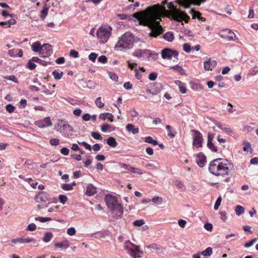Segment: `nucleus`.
Masks as SVG:
<instances>
[{
	"mask_svg": "<svg viewBox=\"0 0 258 258\" xmlns=\"http://www.w3.org/2000/svg\"><path fill=\"white\" fill-rule=\"evenodd\" d=\"M154 87L155 88H152L151 90H147V91L150 93L152 95L157 94L162 89V86L160 84H156Z\"/></svg>",
	"mask_w": 258,
	"mask_h": 258,
	"instance_id": "20",
	"label": "nucleus"
},
{
	"mask_svg": "<svg viewBox=\"0 0 258 258\" xmlns=\"http://www.w3.org/2000/svg\"><path fill=\"white\" fill-rule=\"evenodd\" d=\"M99 118L102 120H105L107 118L110 122L113 121V115L108 112L101 113L99 116Z\"/></svg>",
	"mask_w": 258,
	"mask_h": 258,
	"instance_id": "21",
	"label": "nucleus"
},
{
	"mask_svg": "<svg viewBox=\"0 0 258 258\" xmlns=\"http://www.w3.org/2000/svg\"><path fill=\"white\" fill-rule=\"evenodd\" d=\"M196 162L197 164L200 167H203L205 166L206 159L204 154L202 153H199L196 155Z\"/></svg>",
	"mask_w": 258,
	"mask_h": 258,
	"instance_id": "13",
	"label": "nucleus"
},
{
	"mask_svg": "<svg viewBox=\"0 0 258 258\" xmlns=\"http://www.w3.org/2000/svg\"><path fill=\"white\" fill-rule=\"evenodd\" d=\"M98 61L102 63H105L107 61V58L105 55H101L98 58Z\"/></svg>",
	"mask_w": 258,
	"mask_h": 258,
	"instance_id": "55",
	"label": "nucleus"
},
{
	"mask_svg": "<svg viewBox=\"0 0 258 258\" xmlns=\"http://www.w3.org/2000/svg\"><path fill=\"white\" fill-rule=\"evenodd\" d=\"M221 201H222L221 197H219V198H218V199H217V200L216 201L215 205H214V208L215 210H217L218 209V208L221 204Z\"/></svg>",
	"mask_w": 258,
	"mask_h": 258,
	"instance_id": "51",
	"label": "nucleus"
},
{
	"mask_svg": "<svg viewBox=\"0 0 258 258\" xmlns=\"http://www.w3.org/2000/svg\"><path fill=\"white\" fill-rule=\"evenodd\" d=\"M133 55L138 58L145 57L146 56L149 59L150 57H157L158 54L157 53H151L148 49H139L133 52ZM154 58L156 59V58Z\"/></svg>",
	"mask_w": 258,
	"mask_h": 258,
	"instance_id": "6",
	"label": "nucleus"
},
{
	"mask_svg": "<svg viewBox=\"0 0 258 258\" xmlns=\"http://www.w3.org/2000/svg\"><path fill=\"white\" fill-rule=\"evenodd\" d=\"M243 150L245 152H248L249 149L251 150V144L248 141H244L243 142Z\"/></svg>",
	"mask_w": 258,
	"mask_h": 258,
	"instance_id": "38",
	"label": "nucleus"
},
{
	"mask_svg": "<svg viewBox=\"0 0 258 258\" xmlns=\"http://www.w3.org/2000/svg\"><path fill=\"white\" fill-rule=\"evenodd\" d=\"M15 109V107L11 104H9L6 106V110L10 113L13 112L14 111Z\"/></svg>",
	"mask_w": 258,
	"mask_h": 258,
	"instance_id": "59",
	"label": "nucleus"
},
{
	"mask_svg": "<svg viewBox=\"0 0 258 258\" xmlns=\"http://www.w3.org/2000/svg\"><path fill=\"white\" fill-rule=\"evenodd\" d=\"M54 245L56 247L68 248L70 246V243L68 240H65L61 242L55 243Z\"/></svg>",
	"mask_w": 258,
	"mask_h": 258,
	"instance_id": "23",
	"label": "nucleus"
},
{
	"mask_svg": "<svg viewBox=\"0 0 258 258\" xmlns=\"http://www.w3.org/2000/svg\"><path fill=\"white\" fill-rule=\"evenodd\" d=\"M4 78L7 80L12 81L16 83H18V80L14 75L7 76L5 77Z\"/></svg>",
	"mask_w": 258,
	"mask_h": 258,
	"instance_id": "53",
	"label": "nucleus"
},
{
	"mask_svg": "<svg viewBox=\"0 0 258 258\" xmlns=\"http://www.w3.org/2000/svg\"><path fill=\"white\" fill-rule=\"evenodd\" d=\"M157 77V74L155 72L151 73L149 75L148 78L150 81H154Z\"/></svg>",
	"mask_w": 258,
	"mask_h": 258,
	"instance_id": "54",
	"label": "nucleus"
},
{
	"mask_svg": "<svg viewBox=\"0 0 258 258\" xmlns=\"http://www.w3.org/2000/svg\"><path fill=\"white\" fill-rule=\"evenodd\" d=\"M35 220L39 221L40 222L44 223L47 221H49L51 220V218L49 217H38L35 218Z\"/></svg>",
	"mask_w": 258,
	"mask_h": 258,
	"instance_id": "41",
	"label": "nucleus"
},
{
	"mask_svg": "<svg viewBox=\"0 0 258 258\" xmlns=\"http://www.w3.org/2000/svg\"><path fill=\"white\" fill-rule=\"evenodd\" d=\"M128 244L133 245V244L129 241H125L124 243L123 247L124 249L128 251V253L131 254V255L132 257H133V258H137L136 255L135 253V250H134V249L130 248Z\"/></svg>",
	"mask_w": 258,
	"mask_h": 258,
	"instance_id": "19",
	"label": "nucleus"
},
{
	"mask_svg": "<svg viewBox=\"0 0 258 258\" xmlns=\"http://www.w3.org/2000/svg\"><path fill=\"white\" fill-rule=\"evenodd\" d=\"M59 200L61 203L64 204L68 200L67 196L62 195H60L58 197Z\"/></svg>",
	"mask_w": 258,
	"mask_h": 258,
	"instance_id": "49",
	"label": "nucleus"
},
{
	"mask_svg": "<svg viewBox=\"0 0 258 258\" xmlns=\"http://www.w3.org/2000/svg\"><path fill=\"white\" fill-rule=\"evenodd\" d=\"M233 167V164L227 159L217 158L210 162L209 170L215 176L225 177L230 174Z\"/></svg>",
	"mask_w": 258,
	"mask_h": 258,
	"instance_id": "2",
	"label": "nucleus"
},
{
	"mask_svg": "<svg viewBox=\"0 0 258 258\" xmlns=\"http://www.w3.org/2000/svg\"><path fill=\"white\" fill-rule=\"evenodd\" d=\"M40 53V56L45 57L50 56L52 53V49L50 45L45 44L43 45Z\"/></svg>",
	"mask_w": 258,
	"mask_h": 258,
	"instance_id": "12",
	"label": "nucleus"
},
{
	"mask_svg": "<svg viewBox=\"0 0 258 258\" xmlns=\"http://www.w3.org/2000/svg\"><path fill=\"white\" fill-rule=\"evenodd\" d=\"M213 134H208V143H207V146L209 147V148L212 150V151L216 152L217 151V148L214 146L212 140L213 138Z\"/></svg>",
	"mask_w": 258,
	"mask_h": 258,
	"instance_id": "15",
	"label": "nucleus"
},
{
	"mask_svg": "<svg viewBox=\"0 0 258 258\" xmlns=\"http://www.w3.org/2000/svg\"><path fill=\"white\" fill-rule=\"evenodd\" d=\"M59 141L58 139L52 138L49 140V143L52 146H56L59 144Z\"/></svg>",
	"mask_w": 258,
	"mask_h": 258,
	"instance_id": "56",
	"label": "nucleus"
},
{
	"mask_svg": "<svg viewBox=\"0 0 258 258\" xmlns=\"http://www.w3.org/2000/svg\"><path fill=\"white\" fill-rule=\"evenodd\" d=\"M70 55L74 58H77L79 56V53L75 50L72 49L70 52Z\"/></svg>",
	"mask_w": 258,
	"mask_h": 258,
	"instance_id": "58",
	"label": "nucleus"
},
{
	"mask_svg": "<svg viewBox=\"0 0 258 258\" xmlns=\"http://www.w3.org/2000/svg\"><path fill=\"white\" fill-rule=\"evenodd\" d=\"M107 144L111 147L114 148L116 147L117 143L115 139L112 137H109L107 140Z\"/></svg>",
	"mask_w": 258,
	"mask_h": 258,
	"instance_id": "30",
	"label": "nucleus"
},
{
	"mask_svg": "<svg viewBox=\"0 0 258 258\" xmlns=\"http://www.w3.org/2000/svg\"><path fill=\"white\" fill-rule=\"evenodd\" d=\"M108 75L109 76V78L113 81H117L118 80V76L117 75L114 73L112 72H109Z\"/></svg>",
	"mask_w": 258,
	"mask_h": 258,
	"instance_id": "50",
	"label": "nucleus"
},
{
	"mask_svg": "<svg viewBox=\"0 0 258 258\" xmlns=\"http://www.w3.org/2000/svg\"><path fill=\"white\" fill-rule=\"evenodd\" d=\"M91 136L95 139L99 140H102L101 135L98 132H92Z\"/></svg>",
	"mask_w": 258,
	"mask_h": 258,
	"instance_id": "45",
	"label": "nucleus"
},
{
	"mask_svg": "<svg viewBox=\"0 0 258 258\" xmlns=\"http://www.w3.org/2000/svg\"><path fill=\"white\" fill-rule=\"evenodd\" d=\"M192 132L195 133L193 136L192 145L197 148L202 147L203 144V136L202 134L196 130H192Z\"/></svg>",
	"mask_w": 258,
	"mask_h": 258,
	"instance_id": "9",
	"label": "nucleus"
},
{
	"mask_svg": "<svg viewBox=\"0 0 258 258\" xmlns=\"http://www.w3.org/2000/svg\"><path fill=\"white\" fill-rule=\"evenodd\" d=\"M175 84L178 86L179 91L181 93L184 94L186 92L187 90L184 83L180 81L177 80L175 81Z\"/></svg>",
	"mask_w": 258,
	"mask_h": 258,
	"instance_id": "22",
	"label": "nucleus"
},
{
	"mask_svg": "<svg viewBox=\"0 0 258 258\" xmlns=\"http://www.w3.org/2000/svg\"><path fill=\"white\" fill-rule=\"evenodd\" d=\"M16 23V21L14 19L11 18L8 21L0 22V26L6 28L10 27L11 25L15 24Z\"/></svg>",
	"mask_w": 258,
	"mask_h": 258,
	"instance_id": "18",
	"label": "nucleus"
},
{
	"mask_svg": "<svg viewBox=\"0 0 258 258\" xmlns=\"http://www.w3.org/2000/svg\"><path fill=\"white\" fill-rule=\"evenodd\" d=\"M97 192L96 187L92 184H89L87 186L86 194L89 196H92Z\"/></svg>",
	"mask_w": 258,
	"mask_h": 258,
	"instance_id": "16",
	"label": "nucleus"
},
{
	"mask_svg": "<svg viewBox=\"0 0 258 258\" xmlns=\"http://www.w3.org/2000/svg\"><path fill=\"white\" fill-rule=\"evenodd\" d=\"M163 37L166 40L171 42L174 39V35L172 32H167L163 35Z\"/></svg>",
	"mask_w": 258,
	"mask_h": 258,
	"instance_id": "28",
	"label": "nucleus"
},
{
	"mask_svg": "<svg viewBox=\"0 0 258 258\" xmlns=\"http://www.w3.org/2000/svg\"><path fill=\"white\" fill-rule=\"evenodd\" d=\"M112 28L107 25L102 26L97 31V37L99 42L104 43L107 41L111 35Z\"/></svg>",
	"mask_w": 258,
	"mask_h": 258,
	"instance_id": "5",
	"label": "nucleus"
},
{
	"mask_svg": "<svg viewBox=\"0 0 258 258\" xmlns=\"http://www.w3.org/2000/svg\"><path fill=\"white\" fill-rule=\"evenodd\" d=\"M204 228L208 231H211L213 229V225L211 223H207L204 225Z\"/></svg>",
	"mask_w": 258,
	"mask_h": 258,
	"instance_id": "64",
	"label": "nucleus"
},
{
	"mask_svg": "<svg viewBox=\"0 0 258 258\" xmlns=\"http://www.w3.org/2000/svg\"><path fill=\"white\" fill-rule=\"evenodd\" d=\"M256 240V239H253L251 240L250 241L245 243L244 244V246L245 247H249L251 246V245H252L254 244V242H255Z\"/></svg>",
	"mask_w": 258,
	"mask_h": 258,
	"instance_id": "62",
	"label": "nucleus"
},
{
	"mask_svg": "<svg viewBox=\"0 0 258 258\" xmlns=\"http://www.w3.org/2000/svg\"><path fill=\"white\" fill-rule=\"evenodd\" d=\"M190 13L192 19L198 18L199 20H202L203 21H205V18L201 17V14L200 12H197L194 10H191Z\"/></svg>",
	"mask_w": 258,
	"mask_h": 258,
	"instance_id": "24",
	"label": "nucleus"
},
{
	"mask_svg": "<svg viewBox=\"0 0 258 258\" xmlns=\"http://www.w3.org/2000/svg\"><path fill=\"white\" fill-rule=\"evenodd\" d=\"M161 56L163 59H171L173 57L176 61L178 59V52L170 48H164L162 50Z\"/></svg>",
	"mask_w": 258,
	"mask_h": 258,
	"instance_id": "7",
	"label": "nucleus"
},
{
	"mask_svg": "<svg viewBox=\"0 0 258 258\" xmlns=\"http://www.w3.org/2000/svg\"><path fill=\"white\" fill-rule=\"evenodd\" d=\"M48 9L44 7L41 11L40 17L42 19H44L47 15Z\"/></svg>",
	"mask_w": 258,
	"mask_h": 258,
	"instance_id": "44",
	"label": "nucleus"
},
{
	"mask_svg": "<svg viewBox=\"0 0 258 258\" xmlns=\"http://www.w3.org/2000/svg\"><path fill=\"white\" fill-rule=\"evenodd\" d=\"M35 201L37 203H45L48 201L47 194L45 192H40L35 197Z\"/></svg>",
	"mask_w": 258,
	"mask_h": 258,
	"instance_id": "14",
	"label": "nucleus"
},
{
	"mask_svg": "<svg viewBox=\"0 0 258 258\" xmlns=\"http://www.w3.org/2000/svg\"><path fill=\"white\" fill-rule=\"evenodd\" d=\"M223 32L225 33V34H221V36L222 37L228 38L229 40H234V38L236 36L235 34L230 30L226 29L223 31Z\"/></svg>",
	"mask_w": 258,
	"mask_h": 258,
	"instance_id": "17",
	"label": "nucleus"
},
{
	"mask_svg": "<svg viewBox=\"0 0 258 258\" xmlns=\"http://www.w3.org/2000/svg\"><path fill=\"white\" fill-rule=\"evenodd\" d=\"M32 50L36 52H41L42 49V46L39 42H35L33 43L32 46Z\"/></svg>",
	"mask_w": 258,
	"mask_h": 258,
	"instance_id": "27",
	"label": "nucleus"
},
{
	"mask_svg": "<svg viewBox=\"0 0 258 258\" xmlns=\"http://www.w3.org/2000/svg\"><path fill=\"white\" fill-rule=\"evenodd\" d=\"M244 211H245V209H244V207L241 206H240V205H237L235 207V211L236 214L237 216H240L241 214H243L244 212Z\"/></svg>",
	"mask_w": 258,
	"mask_h": 258,
	"instance_id": "32",
	"label": "nucleus"
},
{
	"mask_svg": "<svg viewBox=\"0 0 258 258\" xmlns=\"http://www.w3.org/2000/svg\"><path fill=\"white\" fill-rule=\"evenodd\" d=\"M61 186L65 190H71L73 189L72 185L70 184H62Z\"/></svg>",
	"mask_w": 258,
	"mask_h": 258,
	"instance_id": "47",
	"label": "nucleus"
},
{
	"mask_svg": "<svg viewBox=\"0 0 258 258\" xmlns=\"http://www.w3.org/2000/svg\"><path fill=\"white\" fill-rule=\"evenodd\" d=\"M67 233L70 236L74 235L76 233V230L74 227L69 228L67 230Z\"/></svg>",
	"mask_w": 258,
	"mask_h": 258,
	"instance_id": "60",
	"label": "nucleus"
},
{
	"mask_svg": "<svg viewBox=\"0 0 258 258\" xmlns=\"http://www.w3.org/2000/svg\"><path fill=\"white\" fill-rule=\"evenodd\" d=\"M36 228V226L34 223H31L28 225L27 230L30 231H34Z\"/></svg>",
	"mask_w": 258,
	"mask_h": 258,
	"instance_id": "61",
	"label": "nucleus"
},
{
	"mask_svg": "<svg viewBox=\"0 0 258 258\" xmlns=\"http://www.w3.org/2000/svg\"><path fill=\"white\" fill-rule=\"evenodd\" d=\"M52 236L53 234L51 232H47L45 233L44 237L42 238V240L44 242L47 243L51 240V239L52 238Z\"/></svg>",
	"mask_w": 258,
	"mask_h": 258,
	"instance_id": "29",
	"label": "nucleus"
},
{
	"mask_svg": "<svg viewBox=\"0 0 258 258\" xmlns=\"http://www.w3.org/2000/svg\"><path fill=\"white\" fill-rule=\"evenodd\" d=\"M101 129L103 132H106L108 130L113 131L114 127L108 124H104L101 126Z\"/></svg>",
	"mask_w": 258,
	"mask_h": 258,
	"instance_id": "33",
	"label": "nucleus"
},
{
	"mask_svg": "<svg viewBox=\"0 0 258 258\" xmlns=\"http://www.w3.org/2000/svg\"><path fill=\"white\" fill-rule=\"evenodd\" d=\"M98 54L94 52L91 53L89 55V59L92 62H95Z\"/></svg>",
	"mask_w": 258,
	"mask_h": 258,
	"instance_id": "46",
	"label": "nucleus"
},
{
	"mask_svg": "<svg viewBox=\"0 0 258 258\" xmlns=\"http://www.w3.org/2000/svg\"><path fill=\"white\" fill-rule=\"evenodd\" d=\"M148 248L151 249L152 252H155L156 250H158L160 248L156 244H152L147 246Z\"/></svg>",
	"mask_w": 258,
	"mask_h": 258,
	"instance_id": "42",
	"label": "nucleus"
},
{
	"mask_svg": "<svg viewBox=\"0 0 258 258\" xmlns=\"http://www.w3.org/2000/svg\"><path fill=\"white\" fill-rule=\"evenodd\" d=\"M52 74L55 80H59L61 78L63 73L59 72L55 70L52 72Z\"/></svg>",
	"mask_w": 258,
	"mask_h": 258,
	"instance_id": "36",
	"label": "nucleus"
},
{
	"mask_svg": "<svg viewBox=\"0 0 258 258\" xmlns=\"http://www.w3.org/2000/svg\"><path fill=\"white\" fill-rule=\"evenodd\" d=\"M36 64L30 59L27 64V67L30 70H33L36 68Z\"/></svg>",
	"mask_w": 258,
	"mask_h": 258,
	"instance_id": "43",
	"label": "nucleus"
},
{
	"mask_svg": "<svg viewBox=\"0 0 258 258\" xmlns=\"http://www.w3.org/2000/svg\"><path fill=\"white\" fill-rule=\"evenodd\" d=\"M21 244L23 243H29L32 242H34L35 240L34 238L27 237V238H22L21 237Z\"/></svg>",
	"mask_w": 258,
	"mask_h": 258,
	"instance_id": "39",
	"label": "nucleus"
},
{
	"mask_svg": "<svg viewBox=\"0 0 258 258\" xmlns=\"http://www.w3.org/2000/svg\"><path fill=\"white\" fill-rule=\"evenodd\" d=\"M151 201L155 204L160 205L163 202V199L160 197H155Z\"/></svg>",
	"mask_w": 258,
	"mask_h": 258,
	"instance_id": "37",
	"label": "nucleus"
},
{
	"mask_svg": "<svg viewBox=\"0 0 258 258\" xmlns=\"http://www.w3.org/2000/svg\"><path fill=\"white\" fill-rule=\"evenodd\" d=\"M18 244H21V237H17L11 239L8 245L11 247H15Z\"/></svg>",
	"mask_w": 258,
	"mask_h": 258,
	"instance_id": "25",
	"label": "nucleus"
},
{
	"mask_svg": "<svg viewBox=\"0 0 258 258\" xmlns=\"http://www.w3.org/2000/svg\"><path fill=\"white\" fill-rule=\"evenodd\" d=\"M217 66V61L215 60H212L211 58H208L204 63V68L205 71H212Z\"/></svg>",
	"mask_w": 258,
	"mask_h": 258,
	"instance_id": "11",
	"label": "nucleus"
},
{
	"mask_svg": "<svg viewBox=\"0 0 258 258\" xmlns=\"http://www.w3.org/2000/svg\"><path fill=\"white\" fill-rule=\"evenodd\" d=\"M34 124L39 128H44L52 125V122L49 117H45L42 120H38L34 122Z\"/></svg>",
	"mask_w": 258,
	"mask_h": 258,
	"instance_id": "10",
	"label": "nucleus"
},
{
	"mask_svg": "<svg viewBox=\"0 0 258 258\" xmlns=\"http://www.w3.org/2000/svg\"><path fill=\"white\" fill-rule=\"evenodd\" d=\"M167 7L170 10H165L164 8H163L167 17L178 21H184L185 23L188 22L189 17L184 12L175 8L172 2L168 3ZM162 9L161 6L157 4L133 15V17L138 19L141 24L150 29L151 31L149 33L150 37L156 38L163 32V28L160 24Z\"/></svg>",
	"mask_w": 258,
	"mask_h": 258,
	"instance_id": "1",
	"label": "nucleus"
},
{
	"mask_svg": "<svg viewBox=\"0 0 258 258\" xmlns=\"http://www.w3.org/2000/svg\"><path fill=\"white\" fill-rule=\"evenodd\" d=\"M183 49L186 52H189L191 50V47L189 44L185 43L183 45Z\"/></svg>",
	"mask_w": 258,
	"mask_h": 258,
	"instance_id": "57",
	"label": "nucleus"
},
{
	"mask_svg": "<svg viewBox=\"0 0 258 258\" xmlns=\"http://www.w3.org/2000/svg\"><path fill=\"white\" fill-rule=\"evenodd\" d=\"M126 130L129 132H132L133 134H137L139 132V128L138 127H135L133 124H128L126 126Z\"/></svg>",
	"mask_w": 258,
	"mask_h": 258,
	"instance_id": "26",
	"label": "nucleus"
},
{
	"mask_svg": "<svg viewBox=\"0 0 258 258\" xmlns=\"http://www.w3.org/2000/svg\"><path fill=\"white\" fill-rule=\"evenodd\" d=\"M121 167L124 169L128 170L133 173L136 172V168L131 166L128 164H122Z\"/></svg>",
	"mask_w": 258,
	"mask_h": 258,
	"instance_id": "35",
	"label": "nucleus"
},
{
	"mask_svg": "<svg viewBox=\"0 0 258 258\" xmlns=\"http://www.w3.org/2000/svg\"><path fill=\"white\" fill-rule=\"evenodd\" d=\"M69 149L66 147H63L60 150V153L64 155H68L69 154Z\"/></svg>",
	"mask_w": 258,
	"mask_h": 258,
	"instance_id": "63",
	"label": "nucleus"
},
{
	"mask_svg": "<svg viewBox=\"0 0 258 258\" xmlns=\"http://www.w3.org/2000/svg\"><path fill=\"white\" fill-rule=\"evenodd\" d=\"M222 130L229 135L232 136L234 135L233 131L230 127L222 128Z\"/></svg>",
	"mask_w": 258,
	"mask_h": 258,
	"instance_id": "48",
	"label": "nucleus"
},
{
	"mask_svg": "<svg viewBox=\"0 0 258 258\" xmlns=\"http://www.w3.org/2000/svg\"><path fill=\"white\" fill-rule=\"evenodd\" d=\"M145 142L147 143L151 144L153 145H157L158 143L157 141L154 140L151 137H146L145 138Z\"/></svg>",
	"mask_w": 258,
	"mask_h": 258,
	"instance_id": "34",
	"label": "nucleus"
},
{
	"mask_svg": "<svg viewBox=\"0 0 258 258\" xmlns=\"http://www.w3.org/2000/svg\"><path fill=\"white\" fill-rule=\"evenodd\" d=\"M145 223V222L143 220H136L134 222L133 225L135 226H141Z\"/></svg>",
	"mask_w": 258,
	"mask_h": 258,
	"instance_id": "52",
	"label": "nucleus"
},
{
	"mask_svg": "<svg viewBox=\"0 0 258 258\" xmlns=\"http://www.w3.org/2000/svg\"><path fill=\"white\" fill-rule=\"evenodd\" d=\"M135 42L134 36L133 34L127 32L123 34L120 38H119L118 42L115 46V49L119 50L122 49H130L133 47L134 43Z\"/></svg>",
	"mask_w": 258,
	"mask_h": 258,
	"instance_id": "4",
	"label": "nucleus"
},
{
	"mask_svg": "<svg viewBox=\"0 0 258 258\" xmlns=\"http://www.w3.org/2000/svg\"><path fill=\"white\" fill-rule=\"evenodd\" d=\"M200 253L201 254H202L205 256H210L213 253L212 248L210 247H209Z\"/></svg>",
	"mask_w": 258,
	"mask_h": 258,
	"instance_id": "31",
	"label": "nucleus"
},
{
	"mask_svg": "<svg viewBox=\"0 0 258 258\" xmlns=\"http://www.w3.org/2000/svg\"><path fill=\"white\" fill-rule=\"evenodd\" d=\"M95 104L99 108H101L104 106V103L101 101V98L100 97H98L96 98L95 100Z\"/></svg>",
	"mask_w": 258,
	"mask_h": 258,
	"instance_id": "40",
	"label": "nucleus"
},
{
	"mask_svg": "<svg viewBox=\"0 0 258 258\" xmlns=\"http://www.w3.org/2000/svg\"><path fill=\"white\" fill-rule=\"evenodd\" d=\"M178 4L184 8H188L191 5H195L200 6L206 0H176Z\"/></svg>",
	"mask_w": 258,
	"mask_h": 258,
	"instance_id": "8",
	"label": "nucleus"
},
{
	"mask_svg": "<svg viewBox=\"0 0 258 258\" xmlns=\"http://www.w3.org/2000/svg\"><path fill=\"white\" fill-rule=\"evenodd\" d=\"M104 200L108 210L112 213H115L117 217H120L122 215V206L118 203L116 197L108 194L105 196Z\"/></svg>",
	"mask_w": 258,
	"mask_h": 258,
	"instance_id": "3",
	"label": "nucleus"
}]
</instances>
